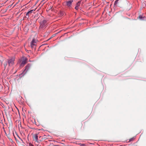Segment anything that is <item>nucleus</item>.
<instances>
[{
    "mask_svg": "<svg viewBox=\"0 0 146 146\" xmlns=\"http://www.w3.org/2000/svg\"><path fill=\"white\" fill-rule=\"evenodd\" d=\"M40 28H42L45 27L47 25V21L45 20H43L41 21L40 22Z\"/></svg>",
    "mask_w": 146,
    "mask_h": 146,
    "instance_id": "f257e3e1",
    "label": "nucleus"
},
{
    "mask_svg": "<svg viewBox=\"0 0 146 146\" xmlns=\"http://www.w3.org/2000/svg\"><path fill=\"white\" fill-rule=\"evenodd\" d=\"M37 40L33 39L31 42V46L32 48H35L36 45Z\"/></svg>",
    "mask_w": 146,
    "mask_h": 146,
    "instance_id": "f03ea898",
    "label": "nucleus"
},
{
    "mask_svg": "<svg viewBox=\"0 0 146 146\" xmlns=\"http://www.w3.org/2000/svg\"><path fill=\"white\" fill-rule=\"evenodd\" d=\"M15 59L14 58H11L9 59L8 62L9 66H12L14 64Z\"/></svg>",
    "mask_w": 146,
    "mask_h": 146,
    "instance_id": "7ed1b4c3",
    "label": "nucleus"
},
{
    "mask_svg": "<svg viewBox=\"0 0 146 146\" xmlns=\"http://www.w3.org/2000/svg\"><path fill=\"white\" fill-rule=\"evenodd\" d=\"M81 1H79L76 4L75 9L77 10L79 8V7L80 6L81 4Z\"/></svg>",
    "mask_w": 146,
    "mask_h": 146,
    "instance_id": "20e7f679",
    "label": "nucleus"
},
{
    "mask_svg": "<svg viewBox=\"0 0 146 146\" xmlns=\"http://www.w3.org/2000/svg\"><path fill=\"white\" fill-rule=\"evenodd\" d=\"M73 1L72 0L67 1L66 2V5L68 7H70L72 5V3Z\"/></svg>",
    "mask_w": 146,
    "mask_h": 146,
    "instance_id": "39448f33",
    "label": "nucleus"
},
{
    "mask_svg": "<svg viewBox=\"0 0 146 146\" xmlns=\"http://www.w3.org/2000/svg\"><path fill=\"white\" fill-rule=\"evenodd\" d=\"M34 140L36 141H37L38 139V136L36 134H35L33 137Z\"/></svg>",
    "mask_w": 146,
    "mask_h": 146,
    "instance_id": "423d86ee",
    "label": "nucleus"
},
{
    "mask_svg": "<svg viewBox=\"0 0 146 146\" xmlns=\"http://www.w3.org/2000/svg\"><path fill=\"white\" fill-rule=\"evenodd\" d=\"M30 68V67H29V65H27L26 67H25V70L24 71H27L29 68Z\"/></svg>",
    "mask_w": 146,
    "mask_h": 146,
    "instance_id": "0eeeda50",
    "label": "nucleus"
},
{
    "mask_svg": "<svg viewBox=\"0 0 146 146\" xmlns=\"http://www.w3.org/2000/svg\"><path fill=\"white\" fill-rule=\"evenodd\" d=\"M35 11V10H34V9L31 10L29 11L28 12V13L29 14H31V13H33Z\"/></svg>",
    "mask_w": 146,
    "mask_h": 146,
    "instance_id": "6e6552de",
    "label": "nucleus"
},
{
    "mask_svg": "<svg viewBox=\"0 0 146 146\" xmlns=\"http://www.w3.org/2000/svg\"><path fill=\"white\" fill-rule=\"evenodd\" d=\"M26 63V62L25 60H24L22 61V63H21V64L24 65V64H25Z\"/></svg>",
    "mask_w": 146,
    "mask_h": 146,
    "instance_id": "1a4fd4ad",
    "label": "nucleus"
},
{
    "mask_svg": "<svg viewBox=\"0 0 146 146\" xmlns=\"http://www.w3.org/2000/svg\"><path fill=\"white\" fill-rule=\"evenodd\" d=\"M119 0H116L114 3V5H116L118 2V1Z\"/></svg>",
    "mask_w": 146,
    "mask_h": 146,
    "instance_id": "9d476101",
    "label": "nucleus"
},
{
    "mask_svg": "<svg viewBox=\"0 0 146 146\" xmlns=\"http://www.w3.org/2000/svg\"><path fill=\"white\" fill-rule=\"evenodd\" d=\"M29 14L28 13V12H27L26 13V16H28V17H29Z\"/></svg>",
    "mask_w": 146,
    "mask_h": 146,
    "instance_id": "9b49d317",
    "label": "nucleus"
},
{
    "mask_svg": "<svg viewBox=\"0 0 146 146\" xmlns=\"http://www.w3.org/2000/svg\"><path fill=\"white\" fill-rule=\"evenodd\" d=\"M29 146H33L31 144H30Z\"/></svg>",
    "mask_w": 146,
    "mask_h": 146,
    "instance_id": "f8f14e48",
    "label": "nucleus"
},
{
    "mask_svg": "<svg viewBox=\"0 0 146 146\" xmlns=\"http://www.w3.org/2000/svg\"><path fill=\"white\" fill-rule=\"evenodd\" d=\"M139 18L141 19V16H139Z\"/></svg>",
    "mask_w": 146,
    "mask_h": 146,
    "instance_id": "ddd939ff",
    "label": "nucleus"
},
{
    "mask_svg": "<svg viewBox=\"0 0 146 146\" xmlns=\"http://www.w3.org/2000/svg\"><path fill=\"white\" fill-rule=\"evenodd\" d=\"M6 65H7L6 64L4 66H5V67L6 66Z\"/></svg>",
    "mask_w": 146,
    "mask_h": 146,
    "instance_id": "4468645a",
    "label": "nucleus"
}]
</instances>
